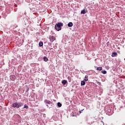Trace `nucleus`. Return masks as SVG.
Instances as JSON below:
<instances>
[{
  "instance_id": "obj_1",
  "label": "nucleus",
  "mask_w": 125,
  "mask_h": 125,
  "mask_svg": "<svg viewBox=\"0 0 125 125\" xmlns=\"http://www.w3.org/2000/svg\"><path fill=\"white\" fill-rule=\"evenodd\" d=\"M24 105V104L20 102V103H14L12 104V107L13 108H16V109H19L20 107H22Z\"/></svg>"
},
{
  "instance_id": "obj_2",
  "label": "nucleus",
  "mask_w": 125,
  "mask_h": 125,
  "mask_svg": "<svg viewBox=\"0 0 125 125\" xmlns=\"http://www.w3.org/2000/svg\"><path fill=\"white\" fill-rule=\"evenodd\" d=\"M63 23L62 22H58L56 24L55 26V28L57 31H61L62 28L61 27H62Z\"/></svg>"
},
{
  "instance_id": "obj_3",
  "label": "nucleus",
  "mask_w": 125,
  "mask_h": 125,
  "mask_svg": "<svg viewBox=\"0 0 125 125\" xmlns=\"http://www.w3.org/2000/svg\"><path fill=\"white\" fill-rule=\"evenodd\" d=\"M49 40H50V42H54L55 41V40H56V38H55V37H54L53 36H50L49 37Z\"/></svg>"
},
{
  "instance_id": "obj_4",
  "label": "nucleus",
  "mask_w": 125,
  "mask_h": 125,
  "mask_svg": "<svg viewBox=\"0 0 125 125\" xmlns=\"http://www.w3.org/2000/svg\"><path fill=\"white\" fill-rule=\"evenodd\" d=\"M44 102L45 104H48V105H50L51 104V102L47 99L45 100Z\"/></svg>"
},
{
  "instance_id": "obj_5",
  "label": "nucleus",
  "mask_w": 125,
  "mask_h": 125,
  "mask_svg": "<svg viewBox=\"0 0 125 125\" xmlns=\"http://www.w3.org/2000/svg\"><path fill=\"white\" fill-rule=\"evenodd\" d=\"M116 55H118V54L116 52H114L112 53L111 56L112 57H115Z\"/></svg>"
},
{
  "instance_id": "obj_6",
  "label": "nucleus",
  "mask_w": 125,
  "mask_h": 125,
  "mask_svg": "<svg viewBox=\"0 0 125 125\" xmlns=\"http://www.w3.org/2000/svg\"><path fill=\"white\" fill-rule=\"evenodd\" d=\"M84 82H87L88 81V76L85 75L84 78Z\"/></svg>"
},
{
  "instance_id": "obj_7",
  "label": "nucleus",
  "mask_w": 125,
  "mask_h": 125,
  "mask_svg": "<svg viewBox=\"0 0 125 125\" xmlns=\"http://www.w3.org/2000/svg\"><path fill=\"white\" fill-rule=\"evenodd\" d=\"M67 80H63L62 82V83L63 85H65V84H66V83H67Z\"/></svg>"
},
{
  "instance_id": "obj_8",
  "label": "nucleus",
  "mask_w": 125,
  "mask_h": 125,
  "mask_svg": "<svg viewBox=\"0 0 125 125\" xmlns=\"http://www.w3.org/2000/svg\"><path fill=\"white\" fill-rule=\"evenodd\" d=\"M68 27H73V22H69L67 24Z\"/></svg>"
},
{
  "instance_id": "obj_9",
  "label": "nucleus",
  "mask_w": 125,
  "mask_h": 125,
  "mask_svg": "<svg viewBox=\"0 0 125 125\" xmlns=\"http://www.w3.org/2000/svg\"><path fill=\"white\" fill-rule=\"evenodd\" d=\"M67 79H68V82H69V83H71V82H72V78H71V77L68 76V77H67Z\"/></svg>"
},
{
  "instance_id": "obj_10",
  "label": "nucleus",
  "mask_w": 125,
  "mask_h": 125,
  "mask_svg": "<svg viewBox=\"0 0 125 125\" xmlns=\"http://www.w3.org/2000/svg\"><path fill=\"white\" fill-rule=\"evenodd\" d=\"M86 12H85V10L83 9L82 11H81V14H85Z\"/></svg>"
},
{
  "instance_id": "obj_11",
  "label": "nucleus",
  "mask_w": 125,
  "mask_h": 125,
  "mask_svg": "<svg viewBox=\"0 0 125 125\" xmlns=\"http://www.w3.org/2000/svg\"><path fill=\"white\" fill-rule=\"evenodd\" d=\"M39 44V46H42V45H43V42H40Z\"/></svg>"
},
{
  "instance_id": "obj_12",
  "label": "nucleus",
  "mask_w": 125,
  "mask_h": 125,
  "mask_svg": "<svg viewBox=\"0 0 125 125\" xmlns=\"http://www.w3.org/2000/svg\"><path fill=\"white\" fill-rule=\"evenodd\" d=\"M97 71H102V67H99L97 68Z\"/></svg>"
},
{
  "instance_id": "obj_13",
  "label": "nucleus",
  "mask_w": 125,
  "mask_h": 125,
  "mask_svg": "<svg viewBox=\"0 0 125 125\" xmlns=\"http://www.w3.org/2000/svg\"><path fill=\"white\" fill-rule=\"evenodd\" d=\"M43 59H44V61H45V62H47L48 60V59H47V58H46V57H44Z\"/></svg>"
},
{
  "instance_id": "obj_14",
  "label": "nucleus",
  "mask_w": 125,
  "mask_h": 125,
  "mask_svg": "<svg viewBox=\"0 0 125 125\" xmlns=\"http://www.w3.org/2000/svg\"><path fill=\"white\" fill-rule=\"evenodd\" d=\"M102 74H104V75H105V74H107V71L106 70H104L101 71Z\"/></svg>"
},
{
  "instance_id": "obj_15",
  "label": "nucleus",
  "mask_w": 125,
  "mask_h": 125,
  "mask_svg": "<svg viewBox=\"0 0 125 125\" xmlns=\"http://www.w3.org/2000/svg\"><path fill=\"white\" fill-rule=\"evenodd\" d=\"M85 84V81H82L81 82V85H84Z\"/></svg>"
},
{
  "instance_id": "obj_16",
  "label": "nucleus",
  "mask_w": 125,
  "mask_h": 125,
  "mask_svg": "<svg viewBox=\"0 0 125 125\" xmlns=\"http://www.w3.org/2000/svg\"><path fill=\"white\" fill-rule=\"evenodd\" d=\"M57 105L58 107H61L62 106V104H61L60 103H58Z\"/></svg>"
},
{
  "instance_id": "obj_17",
  "label": "nucleus",
  "mask_w": 125,
  "mask_h": 125,
  "mask_svg": "<svg viewBox=\"0 0 125 125\" xmlns=\"http://www.w3.org/2000/svg\"><path fill=\"white\" fill-rule=\"evenodd\" d=\"M25 108V109H28V106H27V105H26V104L24 105V108Z\"/></svg>"
},
{
  "instance_id": "obj_18",
  "label": "nucleus",
  "mask_w": 125,
  "mask_h": 125,
  "mask_svg": "<svg viewBox=\"0 0 125 125\" xmlns=\"http://www.w3.org/2000/svg\"><path fill=\"white\" fill-rule=\"evenodd\" d=\"M79 114H82V111L81 110L79 111Z\"/></svg>"
},
{
  "instance_id": "obj_19",
  "label": "nucleus",
  "mask_w": 125,
  "mask_h": 125,
  "mask_svg": "<svg viewBox=\"0 0 125 125\" xmlns=\"http://www.w3.org/2000/svg\"><path fill=\"white\" fill-rule=\"evenodd\" d=\"M84 110V109L81 110V112H83V111Z\"/></svg>"
},
{
  "instance_id": "obj_20",
  "label": "nucleus",
  "mask_w": 125,
  "mask_h": 125,
  "mask_svg": "<svg viewBox=\"0 0 125 125\" xmlns=\"http://www.w3.org/2000/svg\"><path fill=\"white\" fill-rule=\"evenodd\" d=\"M73 117H75V115H74V114L72 115Z\"/></svg>"
},
{
  "instance_id": "obj_21",
  "label": "nucleus",
  "mask_w": 125,
  "mask_h": 125,
  "mask_svg": "<svg viewBox=\"0 0 125 125\" xmlns=\"http://www.w3.org/2000/svg\"><path fill=\"white\" fill-rule=\"evenodd\" d=\"M47 106H48V104H47Z\"/></svg>"
}]
</instances>
